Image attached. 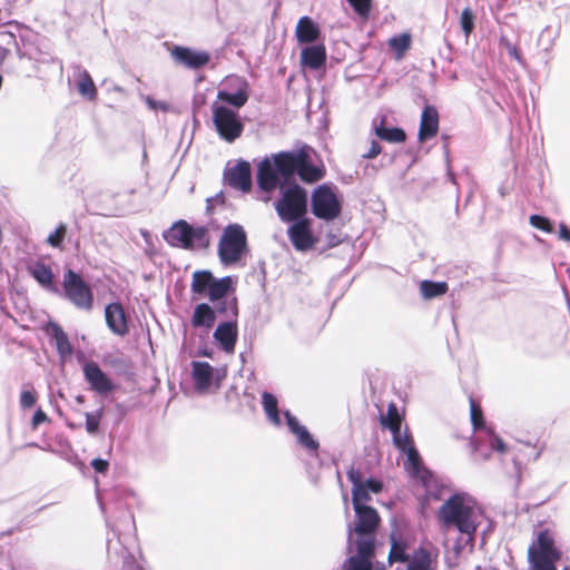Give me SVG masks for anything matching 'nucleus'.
<instances>
[{"instance_id": "f257e3e1", "label": "nucleus", "mask_w": 570, "mask_h": 570, "mask_svg": "<svg viewBox=\"0 0 570 570\" xmlns=\"http://www.w3.org/2000/svg\"><path fill=\"white\" fill-rule=\"evenodd\" d=\"M297 174L305 183H315L323 178L322 168L312 163L309 148L281 151L265 157L257 168V185L266 193L285 186Z\"/></svg>"}, {"instance_id": "f03ea898", "label": "nucleus", "mask_w": 570, "mask_h": 570, "mask_svg": "<svg viewBox=\"0 0 570 570\" xmlns=\"http://www.w3.org/2000/svg\"><path fill=\"white\" fill-rule=\"evenodd\" d=\"M482 515V509L476 500L466 492H456L449 497L438 512L443 529H455L462 535L464 544L471 546Z\"/></svg>"}, {"instance_id": "7ed1b4c3", "label": "nucleus", "mask_w": 570, "mask_h": 570, "mask_svg": "<svg viewBox=\"0 0 570 570\" xmlns=\"http://www.w3.org/2000/svg\"><path fill=\"white\" fill-rule=\"evenodd\" d=\"M347 478L352 483V503L355 511V525L348 524V541L352 540L353 532L360 538H371L374 541L373 533L376 530L380 517L374 508L367 505L371 500L370 493H380L383 484L380 480H363L358 470L352 468L347 472Z\"/></svg>"}, {"instance_id": "20e7f679", "label": "nucleus", "mask_w": 570, "mask_h": 570, "mask_svg": "<svg viewBox=\"0 0 570 570\" xmlns=\"http://www.w3.org/2000/svg\"><path fill=\"white\" fill-rule=\"evenodd\" d=\"M165 240L174 247L184 249H202L209 245V230L203 225H190L178 220L164 233Z\"/></svg>"}, {"instance_id": "39448f33", "label": "nucleus", "mask_w": 570, "mask_h": 570, "mask_svg": "<svg viewBox=\"0 0 570 570\" xmlns=\"http://www.w3.org/2000/svg\"><path fill=\"white\" fill-rule=\"evenodd\" d=\"M248 253L247 235L239 224L227 225L218 242L217 254L224 266L238 265Z\"/></svg>"}, {"instance_id": "423d86ee", "label": "nucleus", "mask_w": 570, "mask_h": 570, "mask_svg": "<svg viewBox=\"0 0 570 570\" xmlns=\"http://www.w3.org/2000/svg\"><path fill=\"white\" fill-rule=\"evenodd\" d=\"M470 415L471 422L478 435L472 441L473 451L480 455L482 460H488L492 451L504 453L507 445L501 438L494 434V432L485 426L482 417L481 407L470 399Z\"/></svg>"}, {"instance_id": "0eeeda50", "label": "nucleus", "mask_w": 570, "mask_h": 570, "mask_svg": "<svg viewBox=\"0 0 570 570\" xmlns=\"http://www.w3.org/2000/svg\"><path fill=\"white\" fill-rule=\"evenodd\" d=\"M282 195L275 203V210L284 223H292L304 218L307 213V193L298 185L286 188L279 187Z\"/></svg>"}, {"instance_id": "6e6552de", "label": "nucleus", "mask_w": 570, "mask_h": 570, "mask_svg": "<svg viewBox=\"0 0 570 570\" xmlns=\"http://www.w3.org/2000/svg\"><path fill=\"white\" fill-rule=\"evenodd\" d=\"M213 124L220 139L232 144L238 139L244 131V124L238 110L223 102L212 104Z\"/></svg>"}, {"instance_id": "1a4fd4ad", "label": "nucleus", "mask_w": 570, "mask_h": 570, "mask_svg": "<svg viewBox=\"0 0 570 570\" xmlns=\"http://www.w3.org/2000/svg\"><path fill=\"white\" fill-rule=\"evenodd\" d=\"M62 287L67 298L79 309L91 311L94 306V294L90 286L82 279V277L73 272L67 269L63 275Z\"/></svg>"}, {"instance_id": "9d476101", "label": "nucleus", "mask_w": 570, "mask_h": 570, "mask_svg": "<svg viewBox=\"0 0 570 570\" xmlns=\"http://www.w3.org/2000/svg\"><path fill=\"white\" fill-rule=\"evenodd\" d=\"M249 98V85L239 76H228L223 81V87L217 92L218 102H223L236 110L240 109Z\"/></svg>"}, {"instance_id": "9b49d317", "label": "nucleus", "mask_w": 570, "mask_h": 570, "mask_svg": "<svg viewBox=\"0 0 570 570\" xmlns=\"http://www.w3.org/2000/svg\"><path fill=\"white\" fill-rule=\"evenodd\" d=\"M312 212L324 220H334L341 214V203L331 187L327 185L318 186L312 194Z\"/></svg>"}, {"instance_id": "f8f14e48", "label": "nucleus", "mask_w": 570, "mask_h": 570, "mask_svg": "<svg viewBox=\"0 0 570 570\" xmlns=\"http://www.w3.org/2000/svg\"><path fill=\"white\" fill-rule=\"evenodd\" d=\"M287 234L288 238L296 250L305 252L314 247L316 239L314 238L309 220L306 218L292 222Z\"/></svg>"}, {"instance_id": "ddd939ff", "label": "nucleus", "mask_w": 570, "mask_h": 570, "mask_svg": "<svg viewBox=\"0 0 570 570\" xmlns=\"http://www.w3.org/2000/svg\"><path fill=\"white\" fill-rule=\"evenodd\" d=\"M225 181L234 189L247 193L252 187L250 165L245 160L238 161L224 174Z\"/></svg>"}, {"instance_id": "4468645a", "label": "nucleus", "mask_w": 570, "mask_h": 570, "mask_svg": "<svg viewBox=\"0 0 570 570\" xmlns=\"http://www.w3.org/2000/svg\"><path fill=\"white\" fill-rule=\"evenodd\" d=\"M357 553L347 560L346 570H371L374 556V541L362 538L355 541Z\"/></svg>"}, {"instance_id": "2eb2a0df", "label": "nucleus", "mask_w": 570, "mask_h": 570, "mask_svg": "<svg viewBox=\"0 0 570 570\" xmlns=\"http://www.w3.org/2000/svg\"><path fill=\"white\" fill-rule=\"evenodd\" d=\"M171 57L176 62L189 69H198L207 65L210 60V56L207 51L194 50L180 46H176L171 50Z\"/></svg>"}, {"instance_id": "dca6fc26", "label": "nucleus", "mask_w": 570, "mask_h": 570, "mask_svg": "<svg viewBox=\"0 0 570 570\" xmlns=\"http://www.w3.org/2000/svg\"><path fill=\"white\" fill-rule=\"evenodd\" d=\"M82 370L86 381L95 392L107 394L114 390L112 382L97 363L87 362Z\"/></svg>"}, {"instance_id": "f3484780", "label": "nucleus", "mask_w": 570, "mask_h": 570, "mask_svg": "<svg viewBox=\"0 0 570 570\" xmlns=\"http://www.w3.org/2000/svg\"><path fill=\"white\" fill-rule=\"evenodd\" d=\"M105 318L108 328L116 335L124 336L128 333V324L125 311L119 303H110L105 308Z\"/></svg>"}, {"instance_id": "a211bd4d", "label": "nucleus", "mask_w": 570, "mask_h": 570, "mask_svg": "<svg viewBox=\"0 0 570 570\" xmlns=\"http://www.w3.org/2000/svg\"><path fill=\"white\" fill-rule=\"evenodd\" d=\"M237 324L235 320H228L226 322L220 323L213 336L216 342H218L220 348L226 353H233L235 350V344L237 341Z\"/></svg>"}, {"instance_id": "6ab92c4d", "label": "nucleus", "mask_w": 570, "mask_h": 570, "mask_svg": "<svg viewBox=\"0 0 570 570\" xmlns=\"http://www.w3.org/2000/svg\"><path fill=\"white\" fill-rule=\"evenodd\" d=\"M193 368V381L195 387L199 392H207L214 381V367L207 363L202 361H194L191 363Z\"/></svg>"}, {"instance_id": "aec40b11", "label": "nucleus", "mask_w": 570, "mask_h": 570, "mask_svg": "<svg viewBox=\"0 0 570 570\" xmlns=\"http://www.w3.org/2000/svg\"><path fill=\"white\" fill-rule=\"evenodd\" d=\"M439 131V114L432 106H426L421 115L419 140L425 141L434 136Z\"/></svg>"}, {"instance_id": "412c9836", "label": "nucleus", "mask_w": 570, "mask_h": 570, "mask_svg": "<svg viewBox=\"0 0 570 570\" xmlns=\"http://www.w3.org/2000/svg\"><path fill=\"white\" fill-rule=\"evenodd\" d=\"M320 36V27L312 18L307 16L299 18L295 29V37L298 43H314L318 40Z\"/></svg>"}, {"instance_id": "4be33fe9", "label": "nucleus", "mask_w": 570, "mask_h": 570, "mask_svg": "<svg viewBox=\"0 0 570 570\" xmlns=\"http://www.w3.org/2000/svg\"><path fill=\"white\" fill-rule=\"evenodd\" d=\"M326 50L323 45L307 46L302 49L301 65L312 70L320 69L325 65Z\"/></svg>"}, {"instance_id": "5701e85b", "label": "nucleus", "mask_w": 570, "mask_h": 570, "mask_svg": "<svg viewBox=\"0 0 570 570\" xmlns=\"http://www.w3.org/2000/svg\"><path fill=\"white\" fill-rule=\"evenodd\" d=\"M73 80L77 87L78 92L89 100H96L97 98V88L94 83V80L89 72L77 66L73 70Z\"/></svg>"}, {"instance_id": "b1692460", "label": "nucleus", "mask_w": 570, "mask_h": 570, "mask_svg": "<svg viewBox=\"0 0 570 570\" xmlns=\"http://www.w3.org/2000/svg\"><path fill=\"white\" fill-rule=\"evenodd\" d=\"M31 276L47 291L57 292L58 288L53 283V274L50 266L42 262H35L28 266Z\"/></svg>"}, {"instance_id": "393cba45", "label": "nucleus", "mask_w": 570, "mask_h": 570, "mask_svg": "<svg viewBox=\"0 0 570 570\" xmlns=\"http://www.w3.org/2000/svg\"><path fill=\"white\" fill-rule=\"evenodd\" d=\"M285 417L289 430L296 435L298 442L308 450L316 451L318 442L315 441L307 429L298 423L296 417L288 411L285 412Z\"/></svg>"}, {"instance_id": "a878e982", "label": "nucleus", "mask_w": 570, "mask_h": 570, "mask_svg": "<svg viewBox=\"0 0 570 570\" xmlns=\"http://www.w3.org/2000/svg\"><path fill=\"white\" fill-rule=\"evenodd\" d=\"M214 323L215 311L206 303L198 304L191 317L193 326L210 328Z\"/></svg>"}, {"instance_id": "bb28decb", "label": "nucleus", "mask_w": 570, "mask_h": 570, "mask_svg": "<svg viewBox=\"0 0 570 570\" xmlns=\"http://www.w3.org/2000/svg\"><path fill=\"white\" fill-rule=\"evenodd\" d=\"M213 281L214 276L209 271H196L193 274L190 289L194 294L205 296L207 295Z\"/></svg>"}, {"instance_id": "cd10ccee", "label": "nucleus", "mask_w": 570, "mask_h": 570, "mask_svg": "<svg viewBox=\"0 0 570 570\" xmlns=\"http://www.w3.org/2000/svg\"><path fill=\"white\" fill-rule=\"evenodd\" d=\"M407 570H434L431 554L425 549H417L407 559Z\"/></svg>"}, {"instance_id": "c85d7f7f", "label": "nucleus", "mask_w": 570, "mask_h": 570, "mask_svg": "<svg viewBox=\"0 0 570 570\" xmlns=\"http://www.w3.org/2000/svg\"><path fill=\"white\" fill-rule=\"evenodd\" d=\"M232 286L233 279L230 276H225L220 279L214 278L207 295L212 302L220 301L226 298V295L232 289Z\"/></svg>"}, {"instance_id": "c756f323", "label": "nucleus", "mask_w": 570, "mask_h": 570, "mask_svg": "<svg viewBox=\"0 0 570 570\" xmlns=\"http://www.w3.org/2000/svg\"><path fill=\"white\" fill-rule=\"evenodd\" d=\"M558 557L540 554L534 547L529 548V561L533 570H556L554 562Z\"/></svg>"}, {"instance_id": "7c9ffc66", "label": "nucleus", "mask_w": 570, "mask_h": 570, "mask_svg": "<svg viewBox=\"0 0 570 570\" xmlns=\"http://www.w3.org/2000/svg\"><path fill=\"white\" fill-rule=\"evenodd\" d=\"M53 338L60 358L65 361L70 357L72 354V346L69 342L68 335L58 325H55L53 327Z\"/></svg>"}, {"instance_id": "2f4dec72", "label": "nucleus", "mask_w": 570, "mask_h": 570, "mask_svg": "<svg viewBox=\"0 0 570 570\" xmlns=\"http://www.w3.org/2000/svg\"><path fill=\"white\" fill-rule=\"evenodd\" d=\"M537 549V552L540 554L558 557L560 558V553L554 548L553 539L548 531H542L538 535L537 544H533Z\"/></svg>"}, {"instance_id": "473e14b6", "label": "nucleus", "mask_w": 570, "mask_h": 570, "mask_svg": "<svg viewBox=\"0 0 570 570\" xmlns=\"http://www.w3.org/2000/svg\"><path fill=\"white\" fill-rule=\"evenodd\" d=\"M420 292L424 298H434L448 292L445 282L423 281L420 285Z\"/></svg>"}, {"instance_id": "72a5a7b5", "label": "nucleus", "mask_w": 570, "mask_h": 570, "mask_svg": "<svg viewBox=\"0 0 570 570\" xmlns=\"http://www.w3.org/2000/svg\"><path fill=\"white\" fill-rule=\"evenodd\" d=\"M262 402H263V407H264V411H265L268 420L273 424L279 425L281 424V417L278 415L276 397L273 394L268 393V392H264L263 395H262Z\"/></svg>"}, {"instance_id": "f704fd0d", "label": "nucleus", "mask_w": 570, "mask_h": 570, "mask_svg": "<svg viewBox=\"0 0 570 570\" xmlns=\"http://www.w3.org/2000/svg\"><path fill=\"white\" fill-rule=\"evenodd\" d=\"M375 134L379 138L389 142H403L406 138L401 128H386L383 125L375 127Z\"/></svg>"}, {"instance_id": "c9c22d12", "label": "nucleus", "mask_w": 570, "mask_h": 570, "mask_svg": "<svg viewBox=\"0 0 570 570\" xmlns=\"http://www.w3.org/2000/svg\"><path fill=\"white\" fill-rule=\"evenodd\" d=\"M215 313L223 315L227 318L235 320L237 316V303L236 298H223L218 301L215 307Z\"/></svg>"}, {"instance_id": "e433bc0d", "label": "nucleus", "mask_w": 570, "mask_h": 570, "mask_svg": "<svg viewBox=\"0 0 570 570\" xmlns=\"http://www.w3.org/2000/svg\"><path fill=\"white\" fill-rule=\"evenodd\" d=\"M402 452L406 454V469L413 474L419 475L421 473L422 466L419 452L416 451L414 444L410 445L405 449V451Z\"/></svg>"}, {"instance_id": "4c0bfd02", "label": "nucleus", "mask_w": 570, "mask_h": 570, "mask_svg": "<svg viewBox=\"0 0 570 570\" xmlns=\"http://www.w3.org/2000/svg\"><path fill=\"white\" fill-rule=\"evenodd\" d=\"M406 544L402 541H397L392 535V546L389 553V561L390 562H406L409 559V556L405 552Z\"/></svg>"}, {"instance_id": "58836bf2", "label": "nucleus", "mask_w": 570, "mask_h": 570, "mask_svg": "<svg viewBox=\"0 0 570 570\" xmlns=\"http://www.w3.org/2000/svg\"><path fill=\"white\" fill-rule=\"evenodd\" d=\"M411 37L407 33L394 36L389 40V46L393 49L397 57L401 58L404 52L410 48Z\"/></svg>"}, {"instance_id": "ea45409f", "label": "nucleus", "mask_w": 570, "mask_h": 570, "mask_svg": "<svg viewBox=\"0 0 570 570\" xmlns=\"http://www.w3.org/2000/svg\"><path fill=\"white\" fill-rule=\"evenodd\" d=\"M382 424L389 428L392 434L401 430L402 420L394 405H390L386 416L382 420Z\"/></svg>"}, {"instance_id": "a19ab883", "label": "nucleus", "mask_w": 570, "mask_h": 570, "mask_svg": "<svg viewBox=\"0 0 570 570\" xmlns=\"http://www.w3.org/2000/svg\"><path fill=\"white\" fill-rule=\"evenodd\" d=\"M85 417H86V424H85L86 431L91 435L97 434L98 430H99L100 420L102 417V409H99L92 413L87 412L85 414Z\"/></svg>"}, {"instance_id": "79ce46f5", "label": "nucleus", "mask_w": 570, "mask_h": 570, "mask_svg": "<svg viewBox=\"0 0 570 570\" xmlns=\"http://www.w3.org/2000/svg\"><path fill=\"white\" fill-rule=\"evenodd\" d=\"M460 26L466 37L473 31L474 28V16L470 8L463 9L460 17Z\"/></svg>"}, {"instance_id": "37998d69", "label": "nucleus", "mask_w": 570, "mask_h": 570, "mask_svg": "<svg viewBox=\"0 0 570 570\" xmlns=\"http://www.w3.org/2000/svg\"><path fill=\"white\" fill-rule=\"evenodd\" d=\"M393 443L394 445L401 450L405 451L406 448L413 444V440L407 432H399L393 433Z\"/></svg>"}, {"instance_id": "c03bdc74", "label": "nucleus", "mask_w": 570, "mask_h": 570, "mask_svg": "<svg viewBox=\"0 0 570 570\" xmlns=\"http://www.w3.org/2000/svg\"><path fill=\"white\" fill-rule=\"evenodd\" d=\"M530 224L538 228V229H541L546 233H552L553 232V227H552V224L550 223V220L543 216H540V215H531L530 216Z\"/></svg>"}, {"instance_id": "a18cd8bd", "label": "nucleus", "mask_w": 570, "mask_h": 570, "mask_svg": "<svg viewBox=\"0 0 570 570\" xmlns=\"http://www.w3.org/2000/svg\"><path fill=\"white\" fill-rule=\"evenodd\" d=\"M66 230V226L63 224H60L56 228V230L48 236V244L51 245L52 247H59L65 238Z\"/></svg>"}, {"instance_id": "49530a36", "label": "nucleus", "mask_w": 570, "mask_h": 570, "mask_svg": "<svg viewBox=\"0 0 570 570\" xmlns=\"http://www.w3.org/2000/svg\"><path fill=\"white\" fill-rule=\"evenodd\" d=\"M358 16L366 18L371 9V0H347Z\"/></svg>"}, {"instance_id": "de8ad7c7", "label": "nucleus", "mask_w": 570, "mask_h": 570, "mask_svg": "<svg viewBox=\"0 0 570 570\" xmlns=\"http://www.w3.org/2000/svg\"><path fill=\"white\" fill-rule=\"evenodd\" d=\"M36 393L32 389H23L20 394V405L23 409H30L36 403Z\"/></svg>"}, {"instance_id": "09e8293b", "label": "nucleus", "mask_w": 570, "mask_h": 570, "mask_svg": "<svg viewBox=\"0 0 570 570\" xmlns=\"http://www.w3.org/2000/svg\"><path fill=\"white\" fill-rule=\"evenodd\" d=\"M500 45L503 46L507 49L508 53L513 59H515L518 62L522 63L521 55H520L519 49L517 48L515 45L511 43L505 37H502L500 39Z\"/></svg>"}, {"instance_id": "8fccbe9b", "label": "nucleus", "mask_w": 570, "mask_h": 570, "mask_svg": "<svg viewBox=\"0 0 570 570\" xmlns=\"http://www.w3.org/2000/svg\"><path fill=\"white\" fill-rule=\"evenodd\" d=\"M144 100L150 110H154V111H157V110L168 111L169 110V105L165 101L156 100V99L151 98L150 96H144Z\"/></svg>"}, {"instance_id": "3c124183", "label": "nucleus", "mask_w": 570, "mask_h": 570, "mask_svg": "<svg viewBox=\"0 0 570 570\" xmlns=\"http://www.w3.org/2000/svg\"><path fill=\"white\" fill-rule=\"evenodd\" d=\"M381 146L377 141H372L371 144V147L368 149V151H366L365 154L362 155L363 158L365 159H373L375 158L377 155L381 154Z\"/></svg>"}, {"instance_id": "603ef678", "label": "nucleus", "mask_w": 570, "mask_h": 570, "mask_svg": "<svg viewBox=\"0 0 570 570\" xmlns=\"http://www.w3.org/2000/svg\"><path fill=\"white\" fill-rule=\"evenodd\" d=\"M91 466L94 468V470L96 472L105 473L108 471L109 463H108V461L102 460V459H95L91 462Z\"/></svg>"}, {"instance_id": "864d4df0", "label": "nucleus", "mask_w": 570, "mask_h": 570, "mask_svg": "<svg viewBox=\"0 0 570 570\" xmlns=\"http://www.w3.org/2000/svg\"><path fill=\"white\" fill-rule=\"evenodd\" d=\"M47 414L42 410L36 411L32 417V426L37 428L39 424L47 421Z\"/></svg>"}, {"instance_id": "5fc2aeb1", "label": "nucleus", "mask_w": 570, "mask_h": 570, "mask_svg": "<svg viewBox=\"0 0 570 570\" xmlns=\"http://www.w3.org/2000/svg\"><path fill=\"white\" fill-rule=\"evenodd\" d=\"M559 237L566 242H570V230L564 224L559 226Z\"/></svg>"}, {"instance_id": "6e6d98bb", "label": "nucleus", "mask_w": 570, "mask_h": 570, "mask_svg": "<svg viewBox=\"0 0 570 570\" xmlns=\"http://www.w3.org/2000/svg\"><path fill=\"white\" fill-rule=\"evenodd\" d=\"M6 35L9 37V41H8V43H11V42H12L13 45H16V46H17L14 35H13L12 32H7Z\"/></svg>"}, {"instance_id": "4d7b16f0", "label": "nucleus", "mask_w": 570, "mask_h": 570, "mask_svg": "<svg viewBox=\"0 0 570 570\" xmlns=\"http://www.w3.org/2000/svg\"><path fill=\"white\" fill-rule=\"evenodd\" d=\"M7 55H8V50L4 49L3 47H0V59L6 58Z\"/></svg>"}, {"instance_id": "13d9d810", "label": "nucleus", "mask_w": 570, "mask_h": 570, "mask_svg": "<svg viewBox=\"0 0 570 570\" xmlns=\"http://www.w3.org/2000/svg\"><path fill=\"white\" fill-rule=\"evenodd\" d=\"M456 553H460V551L463 549V546L458 541L454 547Z\"/></svg>"}, {"instance_id": "bf43d9fd", "label": "nucleus", "mask_w": 570, "mask_h": 570, "mask_svg": "<svg viewBox=\"0 0 570 570\" xmlns=\"http://www.w3.org/2000/svg\"><path fill=\"white\" fill-rule=\"evenodd\" d=\"M343 500H344V504H345V511L347 512L348 511V499H347V495L346 494H343Z\"/></svg>"}, {"instance_id": "052dcab7", "label": "nucleus", "mask_w": 570, "mask_h": 570, "mask_svg": "<svg viewBox=\"0 0 570 570\" xmlns=\"http://www.w3.org/2000/svg\"><path fill=\"white\" fill-rule=\"evenodd\" d=\"M141 234H142L145 239H147L149 237V233L148 232H142Z\"/></svg>"}]
</instances>
